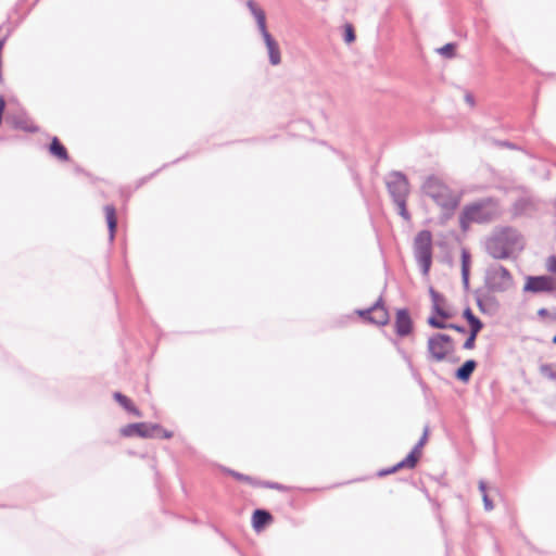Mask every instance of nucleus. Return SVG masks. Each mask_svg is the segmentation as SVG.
<instances>
[{"mask_svg": "<svg viewBox=\"0 0 556 556\" xmlns=\"http://www.w3.org/2000/svg\"><path fill=\"white\" fill-rule=\"evenodd\" d=\"M430 296L432 301V309L433 312L441 318L447 319L452 317V314L444 308L445 299L434 289H430Z\"/></svg>", "mask_w": 556, "mask_h": 556, "instance_id": "obj_15", "label": "nucleus"}, {"mask_svg": "<svg viewBox=\"0 0 556 556\" xmlns=\"http://www.w3.org/2000/svg\"><path fill=\"white\" fill-rule=\"evenodd\" d=\"M233 476L237 478V479H243V476L240 475V473H233Z\"/></svg>", "mask_w": 556, "mask_h": 556, "instance_id": "obj_39", "label": "nucleus"}, {"mask_svg": "<svg viewBox=\"0 0 556 556\" xmlns=\"http://www.w3.org/2000/svg\"><path fill=\"white\" fill-rule=\"evenodd\" d=\"M358 314L362 317L368 318V320L378 326H384L389 321V314L382 304V299L379 300L368 309L359 311Z\"/></svg>", "mask_w": 556, "mask_h": 556, "instance_id": "obj_10", "label": "nucleus"}, {"mask_svg": "<svg viewBox=\"0 0 556 556\" xmlns=\"http://www.w3.org/2000/svg\"><path fill=\"white\" fill-rule=\"evenodd\" d=\"M546 314H547V311L545 308H541L539 311V315H541V316H545Z\"/></svg>", "mask_w": 556, "mask_h": 556, "instance_id": "obj_38", "label": "nucleus"}, {"mask_svg": "<svg viewBox=\"0 0 556 556\" xmlns=\"http://www.w3.org/2000/svg\"><path fill=\"white\" fill-rule=\"evenodd\" d=\"M247 7L249 8L250 12L254 16L258 30L264 38H266L267 35H270L266 27V15L265 12L257 7V4L253 0L247 1Z\"/></svg>", "mask_w": 556, "mask_h": 556, "instance_id": "obj_14", "label": "nucleus"}, {"mask_svg": "<svg viewBox=\"0 0 556 556\" xmlns=\"http://www.w3.org/2000/svg\"><path fill=\"white\" fill-rule=\"evenodd\" d=\"M387 186L393 201L407 199L409 184L404 174L400 172L391 173L388 177Z\"/></svg>", "mask_w": 556, "mask_h": 556, "instance_id": "obj_7", "label": "nucleus"}, {"mask_svg": "<svg viewBox=\"0 0 556 556\" xmlns=\"http://www.w3.org/2000/svg\"><path fill=\"white\" fill-rule=\"evenodd\" d=\"M270 520H271V515L267 510L256 509L254 511L253 518H252L253 528L256 531H258L262 528H264V526L266 523H268Z\"/></svg>", "mask_w": 556, "mask_h": 556, "instance_id": "obj_19", "label": "nucleus"}, {"mask_svg": "<svg viewBox=\"0 0 556 556\" xmlns=\"http://www.w3.org/2000/svg\"><path fill=\"white\" fill-rule=\"evenodd\" d=\"M344 39L348 43H351L355 40V34L351 25L346 26Z\"/></svg>", "mask_w": 556, "mask_h": 556, "instance_id": "obj_30", "label": "nucleus"}, {"mask_svg": "<svg viewBox=\"0 0 556 556\" xmlns=\"http://www.w3.org/2000/svg\"><path fill=\"white\" fill-rule=\"evenodd\" d=\"M471 98L470 96H467V102H470Z\"/></svg>", "mask_w": 556, "mask_h": 556, "instance_id": "obj_40", "label": "nucleus"}, {"mask_svg": "<svg viewBox=\"0 0 556 556\" xmlns=\"http://www.w3.org/2000/svg\"><path fill=\"white\" fill-rule=\"evenodd\" d=\"M553 343L556 344V336L553 338Z\"/></svg>", "mask_w": 556, "mask_h": 556, "instance_id": "obj_41", "label": "nucleus"}, {"mask_svg": "<svg viewBox=\"0 0 556 556\" xmlns=\"http://www.w3.org/2000/svg\"><path fill=\"white\" fill-rule=\"evenodd\" d=\"M517 248H521L520 235L511 228L486 241V252L495 260L508 258Z\"/></svg>", "mask_w": 556, "mask_h": 556, "instance_id": "obj_3", "label": "nucleus"}, {"mask_svg": "<svg viewBox=\"0 0 556 556\" xmlns=\"http://www.w3.org/2000/svg\"><path fill=\"white\" fill-rule=\"evenodd\" d=\"M105 218L110 231V239L113 240L116 229V214L113 205L104 206Z\"/></svg>", "mask_w": 556, "mask_h": 556, "instance_id": "obj_21", "label": "nucleus"}, {"mask_svg": "<svg viewBox=\"0 0 556 556\" xmlns=\"http://www.w3.org/2000/svg\"><path fill=\"white\" fill-rule=\"evenodd\" d=\"M484 285L489 291L502 293L513 287L514 279L507 268L500 264H492L485 269Z\"/></svg>", "mask_w": 556, "mask_h": 556, "instance_id": "obj_4", "label": "nucleus"}, {"mask_svg": "<svg viewBox=\"0 0 556 556\" xmlns=\"http://www.w3.org/2000/svg\"><path fill=\"white\" fill-rule=\"evenodd\" d=\"M114 399L129 413L134 414L137 417H141V413L137 409L131 401L119 392L114 393Z\"/></svg>", "mask_w": 556, "mask_h": 556, "instance_id": "obj_22", "label": "nucleus"}, {"mask_svg": "<svg viewBox=\"0 0 556 556\" xmlns=\"http://www.w3.org/2000/svg\"><path fill=\"white\" fill-rule=\"evenodd\" d=\"M548 270L556 273V257L551 256L547 262Z\"/></svg>", "mask_w": 556, "mask_h": 556, "instance_id": "obj_32", "label": "nucleus"}, {"mask_svg": "<svg viewBox=\"0 0 556 556\" xmlns=\"http://www.w3.org/2000/svg\"><path fill=\"white\" fill-rule=\"evenodd\" d=\"M475 296H476V302H477L478 307L480 308L481 312H484L483 300L480 296L478 291L475 292Z\"/></svg>", "mask_w": 556, "mask_h": 556, "instance_id": "obj_33", "label": "nucleus"}, {"mask_svg": "<svg viewBox=\"0 0 556 556\" xmlns=\"http://www.w3.org/2000/svg\"><path fill=\"white\" fill-rule=\"evenodd\" d=\"M414 255L421 273L427 276L432 264V235L429 230L419 231L414 240Z\"/></svg>", "mask_w": 556, "mask_h": 556, "instance_id": "obj_5", "label": "nucleus"}, {"mask_svg": "<svg viewBox=\"0 0 556 556\" xmlns=\"http://www.w3.org/2000/svg\"><path fill=\"white\" fill-rule=\"evenodd\" d=\"M264 42L266 45L269 62L271 65H278L281 62L280 49L277 41L273 38L271 35H267L264 38Z\"/></svg>", "mask_w": 556, "mask_h": 556, "instance_id": "obj_16", "label": "nucleus"}, {"mask_svg": "<svg viewBox=\"0 0 556 556\" xmlns=\"http://www.w3.org/2000/svg\"><path fill=\"white\" fill-rule=\"evenodd\" d=\"M539 370L543 377L556 381V364H542Z\"/></svg>", "mask_w": 556, "mask_h": 556, "instance_id": "obj_25", "label": "nucleus"}, {"mask_svg": "<svg viewBox=\"0 0 556 556\" xmlns=\"http://www.w3.org/2000/svg\"><path fill=\"white\" fill-rule=\"evenodd\" d=\"M161 433H162V435H163L164 438H170V437H172V434H170L169 432H167V431L163 430L162 428H161V431H159V432H157V434H156L155 437L161 435Z\"/></svg>", "mask_w": 556, "mask_h": 556, "instance_id": "obj_37", "label": "nucleus"}, {"mask_svg": "<svg viewBox=\"0 0 556 556\" xmlns=\"http://www.w3.org/2000/svg\"><path fill=\"white\" fill-rule=\"evenodd\" d=\"M500 215L497 203L492 199H484L466 205L459 215L460 228L466 231L471 223H488Z\"/></svg>", "mask_w": 556, "mask_h": 556, "instance_id": "obj_2", "label": "nucleus"}, {"mask_svg": "<svg viewBox=\"0 0 556 556\" xmlns=\"http://www.w3.org/2000/svg\"><path fill=\"white\" fill-rule=\"evenodd\" d=\"M455 43H446L443 47L439 48L437 51L444 58L451 59L455 55Z\"/></svg>", "mask_w": 556, "mask_h": 556, "instance_id": "obj_26", "label": "nucleus"}, {"mask_svg": "<svg viewBox=\"0 0 556 556\" xmlns=\"http://www.w3.org/2000/svg\"><path fill=\"white\" fill-rule=\"evenodd\" d=\"M247 7L249 8L250 12L254 16L258 30L264 38H266L267 35H270L266 27V15L265 12L257 7V4L253 0L247 1Z\"/></svg>", "mask_w": 556, "mask_h": 556, "instance_id": "obj_13", "label": "nucleus"}, {"mask_svg": "<svg viewBox=\"0 0 556 556\" xmlns=\"http://www.w3.org/2000/svg\"><path fill=\"white\" fill-rule=\"evenodd\" d=\"M49 150H50V153L52 155H54L55 157H58L59 160H61V161L68 160V154H67L66 149L64 148L63 144H61V142L59 141V139L56 137H54L52 139Z\"/></svg>", "mask_w": 556, "mask_h": 556, "instance_id": "obj_20", "label": "nucleus"}, {"mask_svg": "<svg viewBox=\"0 0 556 556\" xmlns=\"http://www.w3.org/2000/svg\"><path fill=\"white\" fill-rule=\"evenodd\" d=\"M479 490H480V492H481L482 496H483L484 494H486V484H485V482H484V481H480V482H479Z\"/></svg>", "mask_w": 556, "mask_h": 556, "instance_id": "obj_35", "label": "nucleus"}, {"mask_svg": "<svg viewBox=\"0 0 556 556\" xmlns=\"http://www.w3.org/2000/svg\"><path fill=\"white\" fill-rule=\"evenodd\" d=\"M478 333L479 332H473V330H470V334L466 339V341L464 342V345H463V348L465 350H471V349L475 348V341H476V338H477Z\"/></svg>", "mask_w": 556, "mask_h": 556, "instance_id": "obj_29", "label": "nucleus"}, {"mask_svg": "<svg viewBox=\"0 0 556 556\" xmlns=\"http://www.w3.org/2000/svg\"><path fill=\"white\" fill-rule=\"evenodd\" d=\"M427 438H428V429L426 428L422 437L420 438L418 443L415 445L413 451L403 460L397 463L392 468H390V469H388L386 471H382L380 475L393 473V472H395V471H397L399 469H402V468L413 469L416 466V464H417V462H418V459H419V457L421 455V448L426 444Z\"/></svg>", "mask_w": 556, "mask_h": 556, "instance_id": "obj_8", "label": "nucleus"}, {"mask_svg": "<svg viewBox=\"0 0 556 556\" xmlns=\"http://www.w3.org/2000/svg\"><path fill=\"white\" fill-rule=\"evenodd\" d=\"M477 367V363L473 359L466 361L455 372V377L463 381L467 382L471 377L473 370Z\"/></svg>", "mask_w": 556, "mask_h": 556, "instance_id": "obj_17", "label": "nucleus"}, {"mask_svg": "<svg viewBox=\"0 0 556 556\" xmlns=\"http://www.w3.org/2000/svg\"><path fill=\"white\" fill-rule=\"evenodd\" d=\"M556 290V283L549 276H529L523 286L525 292L541 293L553 292Z\"/></svg>", "mask_w": 556, "mask_h": 556, "instance_id": "obj_9", "label": "nucleus"}, {"mask_svg": "<svg viewBox=\"0 0 556 556\" xmlns=\"http://www.w3.org/2000/svg\"><path fill=\"white\" fill-rule=\"evenodd\" d=\"M447 329H453V330L458 331V332H460V333H465V332H466L465 327H463V326H458V325H455V324H450V325L447 326Z\"/></svg>", "mask_w": 556, "mask_h": 556, "instance_id": "obj_34", "label": "nucleus"}, {"mask_svg": "<svg viewBox=\"0 0 556 556\" xmlns=\"http://www.w3.org/2000/svg\"><path fill=\"white\" fill-rule=\"evenodd\" d=\"M161 431V427L157 425H151L146 422L130 424L122 429L124 437L138 435L141 438H153Z\"/></svg>", "mask_w": 556, "mask_h": 556, "instance_id": "obj_11", "label": "nucleus"}, {"mask_svg": "<svg viewBox=\"0 0 556 556\" xmlns=\"http://www.w3.org/2000/svg\"><path fill=\"white\" fill-rule=\"evenodd\" d=\"M413 327V323L408 311L405 308L399 309L396 312L395 319V331L400 337H405L410 333Z\"/></svg>", "mask_w": 556, "mask_h": 556, "instance_id": "obj_12", "label": "nucleus"}, {"mask_svg": "<svg viewBox=\"0 0 556 556\" xmlns=\"http://www.w3.org/2000/svg\"><path fill=\"white\" fill-rule=\"evenodd\" d=\"M479 490H480V492H481L482 496H483L484 494H486V484H485V482H484V481H480V482H479Z\"/></svg>", "mask_w": 556, "mask_h": 556, "instance_id": "obj_36", "label": "nucleus"}, {"mask_svg": "<svg viewBox=\"0 0 556 556\" xmlns=\"http://www.w3.org/2000/svg\"><path fill=\"white\" fill-rule=\"evenodd\" d=\"M425 195L431 198L442 210L453 212L460 202V195L451 190L439 177L428 176L421 185Z\"/></svg>", "mask_w": 556, "mask_h": 556, "instance_id": "obj_1", "label": "nucleus"}, {"mask_svg": "<svg viewBox=\"0 0 556 556\" xmlns=\"http://www.w3.org/2000/svg\"><path fill=\"white\" fill-rule=\"evenodd\" d=\"M396 207H397V211H399V214L406 220L409 219V213L407 212L406 210V199H401V200H396L394 201Z\"/></svg>", "mask_w": 556, "mask_h": 556, "instance_id": "obj_27", "label": "nucleus"}, {"mask_svg": "<svg viewBox=\"0 0 556 556\" xmlns=\"http://www.w3.org/2000/svg\"><path fill=\"white\" fill-rule=\"evenodd\" d=\"M532 210V203L529 199H519L514 204V214L522 215Z\"/></svg>", "mask_w": 556, "mask_h": 556, "instance_id": "obj_24", "label": "nucleus"}, {"mask_svg": "<svg viewBox=\"0 0 556 556\" xmlns=\"http://www.w3.org/2000/svg\"><path fill=\"white\" fill-rule=\"evenodd\" d=\"M482 500H483V505H484V509L490 511L494 508V505L492 503V501L489 498L488 494H484L482 496Z\"/></svg>", "mask_w": 556, "mask_h": 556, "instance_id": "obj_31", "label": "nucleus"}, {"mask_svg": "<svg viewBox=\"0 0 556 556\" xmlns=\"http://www.w3.org/2000/svg\"><path fill=\"white\" fill-rule=\"evenodd\" d=\"M428 324L431 327L437 328V329H447V326L450 325V324H446L443 320L437 318L435 316H430L428 318Z\"/></svg>", "mask_w": 556, "mask_h": 556, "instance_id": "obj_28", "label": "nucleus"}, {"mask_svg": "<svg viewBox=\"0 0 556 556\" xmlns=\"http://www.w3.org/2000/svg\"><path fill=\"white\" fill-rule=\"evenodd\" d=\"M470 253L462 250V281L465 290L469 289Z\"/></svg>", "mask_w": 556, "mask_h": 556, "instance_id": "obj_18", "label": "nucleus"}, {"mask_svg": "<svg viewBox=\"0 0 556 556\" xmlns=\"http://www.w3.org/2000/svg\"><path fill=\"white\" fill-rule=\"evenodd\" d=\"M463 316L469 323L470 330H473V332H480L481 331V329L483 328V324H482V321L478 317H476L473 315V313L471 312V309L469 307H467L464 311Z\"/></svg>", "mask_w": 556, "mask_h": 556, "instance_id": "obj_23", "label": "nucleus"}, {"mask_svg": "<svg viewBox=\"0 0 556 556\" xmlns=\"http://www.w3.org/2000/svg\"><path fill=\"white\" fill-rule=\"evenodd\" d=\"M427 349L432 361L442 362L454 352V342L448 334L435 333L428 339Z\"/></svg>", "mask_w": 556, "mask_h": 556, "instance_id": "obj_6", "label": "nucleus"}]
</instances>
